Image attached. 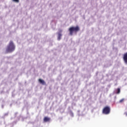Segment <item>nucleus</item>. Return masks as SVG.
<instances>
[{
	"label": "nucleus",
	"instance_id": "obj_1",
	"mask_svg": "<svg viewBox=\"0 0 127 127\" xmlns=\"http://www.w3.org/2000/svg\"><path fill=\"white\" fill-rule=\"evenodd\" d=\"M15 50V46H14V44L12 41H10L8 45L7 46V48L6 49V53H11V52H13V51Z\"/></svg>",
	"mask_w": 127,
	"mask_h": 127
},
{
	"label": "nucleus",
	"instance_id": "obj_2",
	"mask_svg": "<svg viewBox=\"0 0 127 127\" xmlns=\"http://www.w3.org/2000/svg\"><path fill=\"white\" fill-rule=\"evenodd\" d=\"M68 31L69 32L70 35H73V33H77L78 31H80V27L78 26L70 27L68 29Z\"/></svg>",
	"mask_w": 127,
	"mask_h": 127
},
{
	"label": "nucleus",
	"instance_id": "obj_3",
	"mask_svg": "<svg viewBox=\"0 0 127 127\" xmlns=\"http://www.w3.org/2000/svg\"><path fill=\"white\" fill-rule=\"evenodd\" d=\"M110 113H111V108L110 107L106 106L103 108L102 113L104 115H109Z\"/></svg>",
	"mask_w": 127,
	"mask_h": 127
},
{
	"label": "nucleus",
	"instance_id": "obj_4",
	"mask_svg": "<svg viewBox=\"0 0 127 127\" xmlns=\"http://www.w3.org/2000/svg\"><path fill=\"white\" fill-rule=\"evenodd\" d=\"M123 61L124 63L127 64V52L125 53L123 55Z\"/></svg>",
	"mask_w": 127,
	"mask_h": 127
},
{
	"label": "nucleus",
	"instance_id": "obj_5",
	"mask_svg": "<svg viewBox=\"0 0 127 127\" xmlns=\"http://www.w3.org/2000/svg\"><path fill=\"white\" fill-rule=\"evenodd\" d=\"M44 122L45 123H47V122H50V118L47 117H46L44 118Z\"/></svg>",
	"mask_w": 127,
	"mask_h": 127
},
{
	"label": "nucleus",
	"instance_id": "obj_6",
	"mask_svg": "<svg viewBox=\"0 0 127 127\" xmlns=\"http://www.w3.org/2000/svg\"><path fill=\"white\" fill-rule=\"evenodd\" d=\"M39 82L40 84H42V85H45V81L41 79H39Z\"/></svg>",
	"mask_w": 127,
	"mask_h": 127
},
{
	"label": "nucleus",
	"instance_id": "obj_7",
	"mask_svg": "<svg viewBox=\"0 0 127 127\" xmlns=\"http://www.w3.org/2000/svg\"><path fill=\"white\" fill-rule=\"evenodd\" d=\"M61 36H62V34H61V33H59L58 40H60L61 39Z\"/></svg>",
	"mask_w": 127,
	"mask_h": 127
},
{
	"label": "nucleus",
	"instance_id": "obj_8",
	"mask_svg": "<svg viewBox=\"0 0 127 127\" xmlns=\"http://www.w3.org/2000/svg\"><path fill=\"white\" fill-rule=\"evenodd\" d=\"M116 91H117V94H120V93H121V89L120 88H117Z\"/></svg>",
	"mask_w": 127,
	"mask_h": 127
},
{
	"label": "nucleus",
	"instance_id": "obj_9",
	"mask_svg": "<svg viewBox=\"0 0 127 127\" xmlns=\"http://www.w3.org/2000/svg\"><path fill=\"white\" fill-rule=\"evenodd\" d=\"M125 101V98H123L122 99H121L119 101V103H123Z\"/></svg>",
	"mask_w": 127,
	"mask_h": 127
},
{
	"label": "nucleus",
	"instance_id": "obj_10",
	"mask_svg": "<svg viewBox=\"0 0 127 127\" xmlns=\"http://www.w3.org/2000/svg\"><path fill=\"white\" fill-rule=\"evenodd\" d=\"M13 1L15 2H19V0H13Z\"/></svg>",
	"mask_w": 127,
	"mask_h": 127
},
{
	"label": "nucleus",
	"instance_id": "obj_11",
	"mask_svg": "<svg viewBox=\"0 0 127 127\" xmlns=\"http://www.w3.org/2000/svg\"><path fill=\"white\" fill-rule=\"evenodd\" d=\"M125 115H126V117H127V112H125Z\"/></svg>",
	"mask_w": 127,
	"mask_h": 127
},
{
	"label": "nucleus",
	"instance_id": "obj_12",
	"mask_svg": "<svg viewBox=\"0 0 127 127\" xmlns=\"http://www.w3.org/2000/svg\"><path fill=\"white\" fill-rule=\"evenodd\" d=\"M62 32V30H60V32Z\"/></svg>",
	"mask_w": 127,
	"mask_h": 127
}]
</instances>
